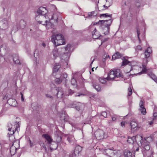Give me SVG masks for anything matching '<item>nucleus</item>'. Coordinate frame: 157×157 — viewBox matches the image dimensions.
Wrapping results in <instances>:
<instances>
[{"instance_id":"0e129e2a","label":"nucleus","mask_w":157,"mask_h":157,"mask_svg":"<svg viewBox=\"0 0 157 157\" xmlns=\"http://www.w3.org/2000/svg\"><path fill=\"white\" fill-rule=\"evenodd\" d=\"M46 97L48 98H52V97L50 95L48 94H46Z\"/></svg>"},{"instance_id":"ddd939ff","label":"nucleus","mask_w":157,"mask_h":157,"mask_svg":"<svg viewBox=\"0 0 157 157\" xmlns=\"http://www.w3.org/2000/svg\"><path fill=\"white\" fill-rule=\"evenodd\" d=\"M57 92V96L58 98H62L63 97V92L62 88L59 87L56 89Z\"/></svg>"},{"instance_id":"aec40b11","label":"nucleus","mask_w":157,"mask_h":157,"mask_svg":"<svg viewBox=\"0 0 157 157\" xmlns=\"http://www.w3.org/2000/svg\"><path fill=\"white\" fill-rule=\"evenodd\" d=\"M50 148L51 150H56L58 144L55 142H53L51 144L49 145Z\"/></svg>"},{"instance_id":"1a4fd4ad","label":"nucleus","mask_w":157,"mask_h":157,"mask_svg":"<svg viewBox=\"0 0 157 157\" xmlns=\"http://www.w3.org/2000/svg\"><path fill=\"white\" fill-rule=\"evenodd\" d=\"M112 21V19H109V20H99V21L98 22V24H103L104 25L108 27L111 25ZM96 23L97 24V23Z\"/></svg>"},{"instance_id":"5fc2aeb1","label":"nucleus","mask_w":157,"mask_h":157,"mask_svg":"<svg viewBox=\"0 0 157 157\" xmlns=\"http://www.w3.org/2000/svg\"><path fill=\"white\" fill-rule=\"evenodd\" d=\"M135 5L137 7H139L140 6V3L139 2H137L135 3Z\"/></svg>"},{"instance_id":"338daca9","label":"nucleus","mask_w":157,"mask_h":157,"mask_svg":"<svg viewBox=\"0 0 157 157\" xmlns=\"http://www.w3.org/2000/svg\"><path fill=\"white\" fill-rule=\"evenodd\" d=\"M108 7V6H106L105 5H103V7H104V8H105V9H103L102 10H105L106 9L105 8H107Z\"/></svg>"},{"instance_id":"6e6552de","label":"nucleus","mask_w":157,"mask_h":157,"mask_svg":"<svg viewBox=\"0 0 157 157\" xmlns=\"http://www.w3.org/2000/svg\"><path fill=\"white\" fill-rule=\"evenodd\" d=\"M16 128L15 129V130H14L13 129H12V125L11 123H9L8 124V130L9 131H11L12 130V133H10L9 132L8 134V135L9 137H10V135H11L12 136H13V135L14 134V132L16 131L17 130V127H19V124L20 123H19V122H16Z\"/></svg>"},{"instance_id":"5701e85b","label":"nucleus","mask_w":157,"mask_h":157,"mask_svg":"<svg viewBox=\"0 0 157 157\" xmlns=\"http://www.w3.org/2000/svg\"><path fill=\"white\" fill-rule=\"evenodd\" d=\"M13 62L16 64H18L20 63V62L18 59V57L17 54H14L13 55Z\"/></svg>"},{"instance_id":"8fccbe9b","label":"nucleus","mask_w":157,"mask_h":157,"mask_svg":"<svg viewBox=\"0 0 157 157\" xmlns=\"http://www.w3.org/2000/svg\"><path fill=\"white\" fill-rule=\"evenodd\" d=\"M130 0H127L124 2V4L125 6H128L130 4Z\"/></svg>"},{"instance_id":"b1692460","label":"nucleus","mask_w":157,"mask_h":157,"mask_svg":"<svg viewBox=\"0 0 157 157\" xmlns=\"http://www.w3.org/2000/svg\"><path fill=\"white\" fill-rule=\"evenodd\" d=\"M60 118L61 121L64 122L67 121V116L66 115L65 113H62L60 115Z\"/></svg>"},{"instance_id":"412c9836","label":"nucleus","mask_w":157,"mask_h":157,"mask_svg":"<svg viewBox=\"0 0 157 157\" xmlns=\"http://www.w3.org/2000/svg\"><path fill=\"white\" fill-rule=\"evenodd\" d=\"M67 140L70 144H74L75 142V140L72 135H69L67 138Z\"/></svg>"},{"instance_id":"680f3d73","label":"nucleus","mask_w":157,"mask_h":157,"mask_svg":"<svg viewBox=\"0 0 157 157\" xmlns=\"http://www.w3.org/2000/svg\"><path fill=\"white\" fill-rule=\"evenodd\" d=\"M68 91L69 93V95H71L74 93L73 91L71 90H69Z\"/></svg>"},{"instance_id":"6e6d98bb","label":"nucleus","mask_w":157,"mask_h":157,"mask_svg":"<svg viewBox=\"0 0 157 157\" xmlns=\"http://www.w3.org/2000/svg\"><path fill=\"white\" fill-rule=\"evenodd\" d=\"M20 94L21 95V100L22 101H24V98L22 93L21 92H20Z\"/></svg>"},{"instance_id":"2f4dec72","label":"nucleus","mask_w":157,"mask_h":157,"mask_svg":"<svg viewBox=\"0 0 157 157\" xmlns=\"http://www.w3.org/2000/svg\"><path fill=\"white\" fill-rule=\"evenodd\" d=\"M98 79L99 81L102 84H105L106 82V80H107L106 78H102L99 77Z\"/></svg>"},{"instance_id":"4be33fe9","label":"nucleus","mask_w":157,"mask_h":157,"mask_svg":"<svg viewBox=\"0 0 157 157\" xmlns=\"http://www.w3.org/2000/svg\"><path fill=\"white\" fill-rule=\"evenodd\" d=\"M19 26L18 27V28L23 29L26 26V22L24 20H21L19 21Z\"/></svg>"},{"instance_id":"9d476101","label":"nucleus","mask_w":157,"mask_h":157,"mask_svg":"<svg viewBox=\"0 0 157 157\" xmlns=\"http://www.w3.org/2000/svg\"><path fill=\"white\" fill-rule=\"evenodd\" d=\"M8 22L6 19H3L0 21V27L2 29H5L8 27Z\"/></svg>"},{"instance_id":"f8f14e48","label":"nucleus","mask_w":157,"mask_h":157,"mask_svg":"<svg viewBox=\"0 0 157 157\" xmlns=\"http://www.w3.org/2000/svg\"><path fill=\"white\" fill-rule=\"evenodd\" d=\"M62 136L63 135L61 132H59L58 133L56 134V142L57 144H59L61 142Z\"/></svg>"},{"instance_id":"f03ea898","label":"nucleus","mask_w":157,"mask_h":157,"mask_svg":"<svg viewBox=\"0 0 157 157\" xmlns=\"http://www.w3.org/2000/svg\"><path fill=\"white\" fill-rule=\"evenodd\" d=\"M103 154L109 157H120L121 153L120 151H117L111 149L104 150Z\"/></svg>"},{"instance_id":"864d4df0","label":"nucleus","mask_w":157,"mask_h":157,"mask_svg":"<svg viewBox=\"0 0 157 157\" xmlns=\"http://www.w3.org/2000/svg\"><path fill=\"white\" fill-rule=\"evenodd\" d=\"M145 51H147L149 53L151 54L152 52V50L150 48H148L147 49L145 50Z\"/></svg>"},{"instance_id":"603ef678","label":"nucleus","mask_w":157,"mask_h":157,"mask_svg":"<svg viewBox=\"0 0 157 157\" xmlns=\"http://www.w3.org/2000/svg\"><path fill=\"white\" fill-rule=\"evenodd\" d=\"M28 143H29L30 147H32L33 146V143L31 142V140L30 139L29 140Z\"/></svg>"},{"instance_id":"f3484780","label":"nucleus","mask_w":157,"mask_h":157,"mask_svg":"<svg viewBox=\"0 0 157 157\" xmlns=\"http://www.w3.org/2000/svg\"><path fill=\"white\" fill-rule=\"evenodd\" d=\"M7 102L11 106H15L17 105V101L15 99L13 98L9 99L8 100Z\"/></svg>"},{"instance_id":"bf43d9fd","label":"nucleus","mask_w":157,"mask_h":157,"mask_svg":"<svg viewBox=\"0 0 157 157\" xmlns=\"http://www.w3.org/2000/svg\"><path fill=\"white\" fill-rule=\"evenodd\" d=\"M153 116L154 117L153 119V121H154L155 119V118L157 116V113H155L153 114Z\"/></svg>"},{"instance_id":"bb28decb","label":"nucleus","mask_w":157,"mask_h":157,"mask_svg":"<svg viewBox=\"0 0 157 157\" xmlns=\"http://www.w3.org/2000/svg\"><path fill=\"white\" fill-rule=\"evenodd\" d=\"M143 150H145L146 151L149 150L150 149V147L149 143L148 142L145 143V142H144L143 144Z\"/></svg>"},{"instance_id":"69168bd1","label":"nucleus","mask_w":157,"mask_h":157,"mask_svg":"<svg viewBox=\"0 0 157 157\" xmlns=\"http://www.w3.org/2000/svg\"><path fill=\"white\" fill-rule=\"evenodd\" d=\"M81 95H82V94H80L79 93H78L76 94V95H75V96H80Z\"/></svg>"},{"instance_id":"052dcab7","label":"nucleus","mask_w":157,"mask_h":157,"mask_svg":"<svg viewBox=\"0 0 157 157\" xmlns=\"http://www.w3.org/2000/svg\"><path fill=\"white\" fill-rule=\"evenodd\" d=\"M125 122L124 121H122L121 122V126L122 127H124Z\"/></svg>"},{"instance_id":"423d86ee","label":"nucleus","mask_w":157,"mask_h":157,"mask_svg":"<svg viewBox=\"0 0 157 157\" xmlns=\"http://www.w3.org/2000/svg\"><path fill=\"white\" fill-rule=\"evenodd\" d=\"M94 135L96 138L98 140H101L106 137V135H105L104 131L101 129H98L95 132Z\"/></svg>"},{"instance_id":"774afa93","label":"nucleus","mask_w":157,"mask_h":157,"mask_svg":"<svg viewBox=\"0 0 157 157\" xmlns=\"http://www.w3.org/2000/svg\"><path fill=\"white\" fill-rule=\"evenodd\" d=\"M42 45L44 47H45L46 46V44H45L44 43H43L42 44Z\"/></svg>"},{"instance_id":"a878e982","label":"nucleus","mask_w":157,"mask_h":157,"mask_svg":"<svg viewBox=\"0 0 157 157\" xmlns=\"http://www.w3.org/2000/svg\"><path fill=\"white\" fill-rule=\"evenodd\" d=\"M130 125L132 128H136V129L138 128L137 122L135 121H132L130 123Z\"/></svg>"},{"instance_id":"f257e3e1","label":"nucleus","mask_w":157,"mask_h":157,"mask_svg":"<svg viewBox=\"0 0 157 157\" xmlns=\"http://www.w3.org/2000/svg\"><path fill=\"white\" fill-rule=\"evenodd\" d=\"M51 41L56 46L64 44L65 43L63 37L60 34L53 35L52 36Z\"/></svg>"},{"instance_id":"a19ab883","label":"nucleus","mask_w":157,"mask_h":157,"mask_svg":"<svg viewBox=\"0 0 157 157\" xmlns=\"http://www.w3.org/2000/svg\"><path fill=\"white\" fill-rule=\"evenodd\" d=\"M59 68L60 66L59 65H55L53 68V71L56 72L57 71Z\"/></svg>"},{"instance_id":"9b49d317","label":"nucleus","mask_w":157,"mask_h":157,"mask_svg":"<svg viewBox=\"0 0 157 157\" xmlns=\"http://www.w3.org/2000/svg\"><path fill=\"white\" fill-rule=\"evenodd\" d=\"M42 136L46 139V141L47 142L48 144L49 145L53 142L51 137L48 134H43L42 135Z\"/></svg>"},{"instance_id":"7ed1b4c3","label":"nucleus","mask_w":157,"mask_h":157,"mask_svg":"<svg viewBox=\"0 0 157 157\" xmlns=\"http://www.w3.org/2000/svg\"><path fill=\"white\" fill-rule=\"evenodd\" d=\"M35 19L38 23L43 25L46 24L47 22L49 21L50 20L49 17L48 18L46 16H43L37 13L36 15Z\"/></svg>"},{"instance_id":"de8ad7c7","label":"nucleus","mask_w":157,"mask_h":157,"mask_svg":"<svg viewBox=\"0 0 157 157\" xmlns=\"http://www.w3.org/2000/svg\"><path fill=\"white\" fill-rule=\"evenodd\" d=\"M41 147H43L45 150L46 152H47V149L46 148L45 145L43 143H41L40 144Z\"/></svg>"},{"instance_id":"c03bdc74","label":"nucleus","mask_w":157,"mask_h":157,"mask_svg":"<svg viewBox=\"0 0 157 157\" xmlns=\"http://www.w3.org/2000/svg\"><path fill=\"white\" fill-rule=\"evenodd\" d=\"M137 37L139 40V41L140 43L141 42V40L140 39L139 37V35L140 34V32L139 29H137Z\"/></svg>"},{"instance_id":"49530a36","label":"nucleus","mask_w":157,"mask_h":157,"mask_svg":"<svg viewBox=\"0 0 157 157\" xmlns=\"http://www.w3.org/2000/svg\"><path fill=\"white\" fill-rule=\"evenodd\" d=\"M144 54L145 55V57L146 58H147L149 56L150 53L148 52L147 51H145L144 52Z\"/></svg>"},{"instance_id":"13d9d810","label":"nucleus","mask_w":157,"mask_h":157,"mask_svg":"<svg viewBox=\"0 0 157 157\" xmlns=\"http://www.w3.org/2000/svg\"><path fill=\"white\" fill-rule=\"evenodd\" d=\"M75 152L74 153H73L72 154H71L70 155V157H76V156H75Z\"/></svg>"},{"instance_id":"7c9ffc66","label":"nucleus","mask_w":157,"mask_h":157,"mask_svg":"<svg viewBox=\"0 0 157 157\" xmlns=\"http://www.w3.org/2000/svg\"><path fill=\"white\" fill-rule=\"evenodd\" d=\"M93 86L95 89H96L98 91L100 90L101 87L98 84L93 83Z\"/></svg>"},{"instance_id":"39448f33","label":"nucleus","mask_w":157,"mask_h":157,"mask_svg":"<svg viewBox=\"0 0 157 157\" xmlns=\"http://www.w3.org/2000/svg\"><path fill=\"white\" fill-rule=\"evenodd\" d=\"M37 13L43 16H46L48 18V17H51L50 20L52 19L53 18V16L52 14L48 13V10L46 8L44 7H40L37 11Z\"/></svg>"},{"instance_id":"a211bd4d","label":"nucleus","mask_w":157,"mask_h":157,"mask_svg":"<svg viewBox=\"0 0 157 157\" xmlns=\"http://www.w3.org/2000/svg\"><path fill=\"white\" fill-rule=\"evenodd\" d=\"M123 55L119 52H116L114 54L112 57V59L113 60L120 58Z\"/></svg>"},{"instance_id":"79ce46f5","label":"nucleus","mask_w":157,"mask_h":157,"mask_svg":"<svg viewBox=\"0 0 157 157\" xmlns=\"http://www.w3.org/2000/svg\"><path fill=\"white\" fill-rule=\"evenodd\" d=\"M128 96H129L132 94V89L130 86L128 89Z\"/></svg>"},{"instance_id":"c756f323","label":"nucleus","mask_w":157,"mask_h":157,"mask_svg":"<svg viewBox=\"0 0 157 157\" xmlns=\"http://www.w3.org/2000/svg\"><path fill=\"white\" fill-rule=\"evenodd\" d=\"M135 138L134 136H133L132 137H128L127 141L130 144H133L134 141H135Z\"/></svg>"},{"instance_id":"6ab92c4d","label":"nucleus","mask_w":157,"mask_h":157,"mask_svg":"<svg viewBox=\"0 0 157 157\" xmlns=\"http://www.w3.org/2000/svg\"><path fill=\"white\" fill-rule=\"evenodd\" d=\"M82 147L79 145H77L76 146L75 150V156H77L78 155L79 153L82 151Z\"/></svg>"},{"instance_id":"58836bf2","label":"nucleus","mask_w":157,"mask_h":157,"mask_svg":"<svg viewBox=\"0 0 157 157\" xmlns=\"http://www.w3.org/2000/svg\"><path fill=\"white\" fill-rule=\"evenodd\" d=\"M144 100H141L140 101L139 103V106L140 108H142L144 107Z\"/></svg>"},{"instance_id":"09e8293b","label":"nucleus","mask_w":157,"mask_h":157,"mask_svg":"<svg viewBox=\"0 0 157 157\" xmlns=\"http://www.w3.org/2000/svg\"><path fill=\"white\" fill-rule=\"evenodd\" d=\"M142 49V48L141 47L140 45H138L136 47V50L137 52H138V51L141 50Z\"/></svg>"},{"instance_id":"c85d7f7f","label":"nucleus","mask_w":157,"mask_h":157,"mask_svg":"<svg viewBox=\"0 0 157 157\" xmlns=\"http://www.w3.org/2000/svg\"><path fill=\"white\" fill-rule=\"evenodd\" d=\"M134 137L135 138V141H141L143 139V137L142 136L140 135H137L135 136H134Z\"/></svg>"},{"instance_id":"4d7b16f0","label":"nucleus","mask_w":157,"mask_h":157,"mask_svg":"<svg viewBox=\"0 0 157 157\" xmlns=\"http://www.w3.org/2000/svg\"><path fill=\"white\" fill-rule=\"evenodd\" d=\"M117 116V115H115L113 117H112V119L113 121H115L116 120Z\"/></svg>"},{"instance_id":"4c0bfd02","label":"nucleus","mask_w":157,"mask_h":157,"mask_svg":"<svg viewBox=\"0 0 157 157\" xmlns=\"http://www.w3.org/2000/svg\"><path fill=\"white\" fill-rule=\"evenodd\" d=\"M73 77L71 78V84L73 86L76 85V80L73 78Z\"/></svg>"},{"instance_id":"393cba45","label":"nucleus","mask_w":157,"mask_h":157,"mask_svg":"<svg viewBox=\"0 0 157 157\" xmlns=\"http://www.w3.org/2000/svg\"><path fill=\"white\" fill-rule=\"evenodd\" d=\"M52 54L55 59H56L59 56V53L58 52V49L56 48H55L52 51Z\"/></svg>"},{"instance_id":"e2e57ef3","label":"nucleus","mask_w":157,"mask_h":157,"mask_svg":"<svg viewBox=\"0 0 157 157\" xmlns=\"http://www.w3.org/2000/svg\"><path fill=\"white\" fill-rule=\"evenodd\" d=\"M134 150H133L134 151V152H135V151H138L139 150V147H137L136 150H135V147H133Z\"/></svg>"},{"instance_id":"e433bc0d","label":"nucleus","mask_w":157,"mask_h":157,"mask_svg":"<svg viewBox=\"0 0 157 157\" xmlns=\"http://www.w3.org/2000/svg\"><path fill=\"white\" fill-rule=\"evenodd\" d=\"M100 16L104 17H109L111 18L112 17V14H109L108 13L101 14H100Z\"/></svg>"},{"instance_id":"20e7f679","label":"nucleus","mask_w":157,"mask_h":157,"mask_svg":"<svg viewBox=\"0 0 157 157\" xmlns=\"http://www.w3.org/2000/svg\"><path fill=\"white\" fill-rule=\"evenodd\" d=\"M121 74L119 70H114L111 71L106 78L107 80H112L117 78L121 77Z\"/></svg>"},{"instance_id":"a18cd8bd","label":"nucleus","mask_w":157,"mask_h":157,"mask_svg":"<svg viewBox=\"0 0 157 157\" xmlns=\"http://www.w3.org/2000/svg\"><path fill=\"white\" fill-rule=\"evenodd\" d=\"M96 13H95V11H92L91 12H89L88 13L89 16L90 17L92 16H95L96 15Z\"/></svg>"},{"instance_id":"0eeeda50","label":"nucleus","mask_w":157,"mask_h":157,"mask_svg":"<svg viewBox=\"0 0 157 157\" xmlns=\"http://www.w3.org/2000/svg\"><path fill=\"white\" fill-rule=\"evenodd\" d=\"M71 45L68 44L67 45V47L65 48H63V50H65L66 51H68V52H66V53H64L62 55V59L64 60H67L69 58L70 54L71 52Z\"/></svg>"},{"instance_id":"ea45409f","label":"nucleus","mask_w":157,"mask_h":157,"mask_svg":"<svg viewBox=\"0 0 157 157\" xmlns=\"http://www.w3.org/2000/svg\"><path fill=\"white\" fill-rule=\"evenodd\" d=\"M151 78L156 82H157V78L154 74H151Z\"/></svg>"},{"instance_id":"2eb2a0df","label":"nucleus","mask_w":157,"mask_h":157,"mask_svg":"<svg viewBox=\"0 0 157 157\" xmlns=\"http://www.w3.org/2000/svg\"><path fill=\"white\" fill-rule=\"evenodd\" d=\"M132 152L133 153V154H132V152L128 150H125L124 152V157H134L135 156V153H133V151Z\"/></svg>"},{"instance_id":"37998d69","label":"nucleus","mask_w":157,"mask_h":157,"mask_svg":"<svg viewBox=\"0 0 157 157\" xmlns=\"http://www.w3.org/2000/svg\"><path fill=\"white\" fill-rule=\"evenodd\" d=\"M62 81V80L60 79V78H56L55 80L56 82L58 84L61 83Z\"/></svg>"},{"instance_id":"cd10ccee","label":"nucleus","mask_w":157,"mask_h":157,"mask_svg":"<svg viewBox=\"0 0 157 157\" xmlns=\"http://www.w3.org/2000/svg\"><path fill=\"white\" fill-rule=\"evenodd\" d=\"M17 149V148H16L15 146H12L10 149L11 154L12 155H14L16 153Z\"/></svg>"},{"instance_id":"dca6fc26","label":"nucleus","mask_w":157,"mask_h":157,"mask_svg":"<svg viewBox=\"0 0 157 157\" xmlns=\"http://www.w3.org/2000/svg\"><path fill=\"white\" fill-rule=\"evenodd\" d=\"M101 36L100 34L97 32L95 28L92 32V37L94 39H98Z\"/></svg>"},{"instance_id":"c9c22d12","label":"nucleus","mask_w":157,"mask_h":157,"mask_svg":"<svg viewBox=\"0 0 157 157\" xmlns=\"http://www.w3.org/2000/svg\"><path fill=\"white\" fill-rule=\"evenodd\" d=\"M67 76V75L66 73H63L60 77V79L62 81L63 79L66 78Z\"/></svg>"},{"instance_id":"4468645a","label":"nucleus","mask_w":157,"mask_h":157,"mask_svg":"<svg viewBox=\"0 0 157 157\" xmlns=\"http://www.w3.org/2000/svg\"><path fill=\"white\" fill-rule=\"evenodd\" d=\"M122 60H123V62H122V64H121V66H124V65H127V64H128L129 63H130L129 64V65L131 67V70H130L127 73L129 72L130 71H131L132 70V64L131 63V62H129L127 59H125V57H123L122 58Z\"/></svg>"},{"instance_id":"72a5a7b5","label":"nucleus","mask_w":157,"mask_h":157,"mask_svg":"<svg viewBox=\"0 0 157 157\" xmlns=\"http://www.w3.org/2000/svg\"><path fill=\"white\" fill-rule=\"evenodd\" d=\"M139 109L141 111V113L142 114L145 115L146 114V109L144 107L142 108H140Z\"/></svg>"},{"instance_id":"3c124183","label":"nucleus","mask_w":157,"mask_h":157,"mask_svg":"<svg viewBox=\"0 0 157 157\" xmlns=\"http://www.w3.org/2000/svg\"><path fill=\"white\" fill-rule=\"evenodd\" d=\"M101 115L105 117H107V113L105 111L102 112L101 113Z\"/></svg>"},{"instance_id":"473e14b6","label":"nucleus","mask_w":157,"mask_h":157,"mask_svg":"<svg viewBox=\"0 0 157 157\" xmlns=\"http://www.w3.org/2000/svg\"><path fill=\"white\" fill-rule=\"evenodd\" d=\"M82 105L83 104L82 103L78 102V105L75 106V108L76 109L79 111Z\"/></svg>"},{"instance_id":"f704fd0d","label":"nucleus","mask_w":157,"mask_h":157,"mask_svg":"<svg viewBox=\"0 0 157 157\" xmlns=\"http://www.w3.org/2000/svg\"><path fill=\"white\" fill-rule=\"evenodd\" d=\"M143 68L142 71L141 72L138 73L139 75H140L142 73H144L146 71L147 69L146 66L145 65H143Z\"/></svg>"}]
</instances>
